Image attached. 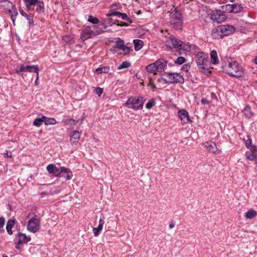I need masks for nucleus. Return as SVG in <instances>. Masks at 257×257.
Wrapping results in <instances>:
<instances>
[{
  "mask_svg": "<svg viewBox=\"0 0 257 257\" xmlns=\"http://www.w3.org/2000/svg\"><path fill=\"white\" fill-rule=\"evenodd\" d=\"M227 7H229L228 11L230 12H233L234 13H238L242 10V7L241 5L238 4L228 5Z\"/></svg>",
  "mask_w": 257,
  "mask_h": 257,
  "instance_id": "19",
  "label": "nucleus"
},
{
  "mask_svg": "<svg viewBox=\"0 0 257 257\" xmlns=\"http://www.w3.org/2000/svg\"><path fill=\"white\" fill-rule=\"evenodd\" d=\"M110 70V67L108 66L99 67L96 69V72L98 73H108Z\"/></svg>",
  "mask_w": 257,
  "mask_h": 257,
  "instance_id": "32",
  "label": "nucleus"
},
{
  "mask_svg": "<svg viewBox=\"0 0 257 257\" xmlns=\"http://www.w3.org/2000/svg\"><path fill=\"white\" fill-rule=\"evenodd\" d=\"M4 155L5 156V157H9V158L12 157V156L11 155H9L8 151H7L6 153H4Z\"/></svg>",
  "mask_w": 257,
  "mask_h": 257,
  "instance_id": "50",
  "label": "nucleus"
},
{
  "mask_svg": "<svg viewBox=\"0 0 257 257\" xmlns=\"http://www.w3.org/2000/svg\"><path fill=\"white\" fill-rule=\"evenodd\" d=\"M104 223V220L100 218L99 220L98 226L97 227H94L93 228V231L94 236H97V235H99L100 231H101L103 228Z\"/></svg>",
  "mask_w": 257,
  "mask_h": 257,
  "instance_id": "22",
  "label": "nucleus"
},
{
  "mask_svg": "<svg viewBox=\"0 0 257 257\" xmlns=\"http://www.w3.org/2000/svg\"><path fill=\"white\" fill-rule=\"evenodd\" d=\"M251 141L250 140H247L246 143H245V145H246V146L247 147V148H249V147L251 146Z\"/></svg>",
  "mask_w": 257,
  "mask_h": 257,
  "instance_id": "48",
  "label": "nucleus"
},
{
  "mask_svg": "<svg viewBox=\"0 0 257 257\" xmlns=\"http://www.w3.org/2000/svg\"><path fill=\"white\" fill-rule=\"evenodd\" d=\"M250 151V152L246 153L245 156L247 159L252 161L256 158L257 155L256 153V152H257V148L253 147Z\"/></svg>",
  "mask_w": 257,
  "mask_h": 257,
  "instance_id": "20",
  "label": "nucleus"
},
{
  "mask_svg": "<svg viewBox=\"0 0 257 257\" xmlns=\"http://www.w3.org/2000/svg\"><path fill=\"white\" fill-rule=\"evenodd\" d=\"M8 11L11 14V17H13L14 19H15V17H16L18 14L16 7L14 5L13 8L10 9Z\"/></svg>",
  "mask_w": 257,
  "mask_h": 257,
  "instance_id": "35",
  "label": "nucleus"
},
{
  "mask_svg": "<svg viewBox=\"0 0 257 257\" xmlns=\"http://www.w3.org/2000/svg\"><path fill=\"white\" fill-rule=\"evenodd\" d=\"M117 25L120 26H127V25L125 23H124L122 22H121L120 23H118Z\"/></svg>",
  "mask_w": 257,
  "mask_h": 257,
  "instance_id": "49",
  "label": "nucleus"
},
{
  "mask_svg": "<svg viewBox=\"0 0 257 257\" xmlns=\"http://www.w3.org/2000/svg\"><path fill=\"white\" fill-rule=\"evenodd\" d=\"M167 46L170 48H175L179 49H186L185 46H183V43L180 40L170 36L166 40Z\"/></svg>",
  "mask_w": 257,
  "mask_h": 257,
  "instance_id": "8",
  "label": "nucleus"
},
{
  "mask_svg": "<svg viewBox=\"0 0 257 257\" xmlns=\"http://www.w3.org/2000/svg\"><path fill=\"white\" fill-rule=\"evenodd\" d=\"M121 13L120 12H113L111 14H109V15H107V16H118V17H120V15H121Z\"/></svg>",
  "mask_w": 257,
  "mask_h": 257,
  "instance_id": "44",
  "label": "nucleus"
},
{
  "mask_svg": "<svg viewBox=\"0 0 257 257\" xmlns=\"http://www.w3.org/2000/svg\"><path fill=\"white\" fill-rule=\"evenodd\" d=\"M195 61L201 72L206 75L211 73V69L213 68L211 66L207 54L203 52H198L196 55Z\"/></svg>",
  "mask_w": 257,
  "mask_h": 257,
  "instance_id": "2",
  "label": "nucleus"
},
{
  "mask_svg": "<svg viewBox=\"0 0 257 257\" xmlns=\"http://www.w3.org/2000/svg\"><path fill=\"white\" fill-rule=\"evenodd\" d=\"M205 148L210 152L212 153L219 154L220 153L219 150H218L216 147V145L214 142H205L204 144Z\"/></svg>",
  "mask_w": 257,
  "mask_h": 257,
  "instance_id": "12",
  "label": "nucleus"
},
{
  "mask_svg": "<svg viewBox=\"0 0 257 257\" xmlns=\"http://www.w3.org/2000/svg\"><path fill=\"white\" fill-rule=\"evenodd\" d=\"M201 102L204 104H208L210 101L206 99L203 98L201 99Z\"/></svg>",
  "mask_w": 257,
  "mask_h": 257,
  "instance_id": "47",
  "label": "nucleus"
},
{
  "mask_svg": "<svg viewBox=\"0 0 257 257\" xmlns=\"http://www.w3.org/2000/svg\"><path fill=\"white\" fill-rule=\"evenodd\" d=\"M31 240V237L27 236L25 234L20 233L18 234V245L23 243H27Z\"/></svg>",
  "mask_w": 257,
  "mask_h": 257,
  "instance_id": "18",
  "label": "nucleus"
},
{
  "mask_svg": "<svg viewBox=\"0 0 257 257\" xmlns=\"http://www.w3.org/2000/svg\"><path fill=\"white\" fill-rule=\"evenodd\" d=\"M146 69L149 73H154V74L159 72L157 66L155 65V62L148 65L146 67Z\"/></svg>",
  "mask_w": 257,
  "mask_h": 257,
  "instance_id": "25",
  "label": "nucleus"
},
{
  "mask_svg": "<svg viewBox=\"0 0 257 257\" xmlns=\"http://www.w3.org/2000/svg\"><path fill=\"white\" fill-rule=\"evenodd\" d=\"M210 18L214 22L218 24L224 22L226 19L225 14L220 11H212L210 14Z\"/></svg>",
  "mask_w": 257,
  "mask_h": 257,
  "instance_id": "10",
  "label": "nucleus"
},
{
  "mask_svg": "<svg viewBox=\"0 0 257 257\" xmlns=\"http://www.w3.org/2000/svg\"><path fill=\"white\" fill-rule=\"evenodd\" d=\"M15 221L14 220H10L8 221L6 226V229L8 233L10 235H12L13 234L12 228L14 226Z\"/></svg>",
  "mask_w": 257,
  "mask_h": 257,
  "instance_id": "29",
  "label": "nucleus"
},
{
  "mask_svg": "<svg viewBox=\"0 0 257 257\" xmlns=\"http://www.w3.org/2000/svg\"><path fill=\"white\" fill-rule=\"evenodd\" d=\"M20 14L24 17H26L28 20H30L29 16L23 11L20 10Z\"/></svg>",
  "mask_w": 257,
  "mask_h": 257,
  "instance_id": "43",
  "label": "nucleus"
},
{
  "mask_svg": "<svg viewBox=\"0 0 257 257\" xmlns=\"http://www.w3.org/2000/svg\"><path fill=\"white\" fill-rule=\"evenodd\" d=\"M256 215L257 212L255 210L252 209H250L249 210H248L247 212L245 213V217L247 219H251L254 218L256 216Z\"/></svg>",
  "mask_w": 257,
  "mask_h": 257,
  "instance_id": "28",
  "label": "nucleus"
},
{
  "mask_svg": "<svg viewBox=\"0 0 257 257\" xmlns=\"http://www.w3.org/2000/svg\"><path fill=\"white\" fill-rule=\"evenodd\" d=\"M37 81H38V80L36 79V81H35V83H36V85H38Z\"/></svg>",
  "mask_w": 257,
  "mask_h": 257,
  "instance_id": "57",
  "label": "nucleus"
},
{
  "mask_svg": "<svg viewBox=\"0 0 257 257\" xmlns=\"http://www.w3.org/2000/svg\"><path fill=\"white\" fill-rule=\"evenodd\" d=\"M80 137V133L78 131H75L73 132L71 136V141L72 144H77L79 141Z\"/></svg>",
  "mask_w": 257,
  "mask_h": 257,
  "instance_id": "21",
  "label": "nucleus"
},
{
  "mask_svg": "<svg viewBox=\"0 0 257 257\" xmlns=\"http://www.w3.org/2000/svg\"><path fill=\"white\" fill-rule=\"evenodd\" d=\"M27 229L33 233L40 229V221L35 217H32L29 221L27 227Z\"/></svg>",
  "mask_w": 257,
  "mask_h": 257,
  "instance_id": "11",
  "label": "nucleus"
},
{
  "mask_svg": "<svg viewBox=\"0 0 257 257\" xmlns=\"http://www.w3.org/2000/svg\"><path fill=\"white\" fill-rule=\"evenodd\" d=\"M46 117L42 115L40 118L35 119L33 122V125L36 126H40L46 119Z\"/></svg>",
  "mask_w": 257,
  "mask_h": 257,
  "instance_id": "30",
  "label": "nucleus"
},
{
  "mask_svg": "<svg viewBox=\"0 0 257 257\" xmlns=\"http://www.w3.org/2000/svg\"><path fill=\"white\" fill-rule=\"evenodd\" d=\"M131 66V63L128 61L123 62L118 67V70H121L125 68H127Z\"/></svg>",
  "mask_w": 257,
  "mask_h": 257,
  "instance_id": "34",
  "label": "nucleus"
},
{
  "mask_svg": "<svg viewBox=\"0 0 257 257\" xmlns=\"http://www.w3.org/2000/svg\"><path fill=\"white\" fill-rule=\"evenodd\" d=\"M12 21H13V24L14 25H15V21H16V17H15V19H14L13 17H12Z\"/></svg>",
  "mask_w": 257,
  "mask_h": 257,
  "instance_id": "54",
  "label": "nucleus"
},
{
  "mask_svg": "<svg viewBox=\"0 0 257 257\" xmlns=\"http://www.w3.org/2000/svg\"><path fill=\"white\" fill-rule=\"evenodd\" d=\"M18 245H19L17 244V246H16V248H18V249L19 248Z\"/></svg>",
  "mask_w": 257,
  "mask_h": 257,
  "instance_id": "58",
  "label": "nucleus"
},
{
  "mask_svg": "<svg viewBox=\"0 0 257 257\" xmlns=\"http://www.w3.org/2000/svg\"><path fill=\"white\" fill-rule=\"evenodd\" d=\"M67 123L68 124H70L71 125H74L75 124V120L73 119H68L67 120Z\"/></svg>",
  "mask_w": 257,
  "mask_h": 257,
  "instance_id": "46",
  "label": "nucleus"
},
{
  "mask_svg": "<svg viewBox=\"0 0 257 257\" xmlns=\"http://www.w3.org/2000/svg\"><path fill=\"white\" fill-rule=\"evenodd\" d=\"M174 226H175V224L173 223H171L169 224V228H172L174 227Z\"/></svg>",
  "mask_w": 257,
  "mask_h": 257,
  "instance_id": "53",
  "label": "nucleus"
},
{
  "mask_svg": "<svg viewBox=\"0 0 257 257\" xmlns=\"http://www.w3.org/2000/svg\"><path fill=\"white\" fill-rule=\"evenodd\" d=\"M211 61L212 64L215 65L219 62V59L217 56V52L213 50L210 52Z\"/></svg>",
  "mask_w": 257,
  "mask_h": 257,
  "instance_id": "24",
  "label": "nucleus"
},
{
  "mask_svg": "<svg viewBox=\"0 0 257 257\" xmlns=\"http://www.w3.org/2000/svg\"><path fill=\"white\" fill-rule=\"evenodd\" d=\"M46 168L50 174H53L56 176H59L61 173V168H57L54 164H51L48 165Z\"/></svg>",
  "mask_w": 257,
  "mask_h": 257,
  "instance_id": "16",
  "label": "nucleus"
},
{
  "mask_svg": "<svg viewBox=\"0 0 257 257\" xmlns=\"http://www.w3.org/2000/svg\"><path fill=\"white\" fill-rule=\"evenodd\" d=\"M135 49L136 51H139L142 49L144 45V42L143 41L139 39H135L133 41Z\"/></svg>",
  "mask_w": 257,
  "mask_h": 257,
  "instance_id": "27",
  "label": "nucleus"
},
{
  "mask_svg": "<svg viewBox=\"0 0 257 257\" xmlns=\"http://www.w3.org/2000/svg\"><path fill=\"white\" fill-rule=\"evenodd\" d=\"M145 102L143 97H131L125 103V106L134 109H142Z\"/></svg>",
  "mask_w": 257,
  "mask_h": 257,
  "instance_id": "6",
  "label": "nucleus"
},
{
  "mask_svg": "<svg viewBox=\"0 0 257 257\" xmlns=\"http://www.w3.org/2000/svg\"><path fill=\"white\" fill-rule=\"evenodd\" d=\"M155 62L159 72L164 71L167 68V62L163 59H159Z\"/></svg>",
  "mask_w": 257,
  "mask_h": 257,
  "instance_id": "15",
  "label": "nucleus"
},
{
  "mask_svg": "<svg viewBox=\"0 0 257 257\" xmlns=\"http://www.w3.org/2000/svg\"><path fill=\"white\" fill-rule=\"evenodd\" d=\"M72 38L69 36H64L63 37V40L66 43H68L71 40Z\"/></svg>",
  "mask_w": 257,
  "mask_h": 257,
  "instance_id": "42",
  "label": "nucleus"
},
{
  "mask_svg": "<svg viewBox=\"0 0 257 257\" xmlns=\"http://www.w3.org/2000/svg\"><path fill=\"white\" fill-rule=\"evenodd\" d=\"M87 21L93 24H97L99 22L98 18L94 17L91 15L89 16Z\"/></svg>",
  "mask_w": 257,
  "mask_h": 257,
  "instance_id": "36",
  "label": "nucleus"
},
{
  "mask_svg": "<svg viewBox=\"0 0 257 257\" xmlns=\"http://www.w3.org/2000/svg\"><path fill=\"white\" fill-rule=\"evenodd\" d=\"M155 105V102L154 99H150L146 105V107L148 109H151Z\"/></svg>",
  "mask_w": 257,
  "mask_h": 257,
  "instance_id": "38",
  "label": "nucleus"
},
{
  "mask_svg": "<svg viewBox=\"0 0 257 257\" xmlns=\"http://www.w3.org/2000/svg\"><path fill=\"white\" fill-rule=\"evenodd\" d=\"M61 173L59 177H63L66 178V179L69 180L71 179L72 177V173L68 169L65 168L64 167H61Z\"/></svg>",
  "mask_w": 257,
  "mask_h": 257,
  "instance_id": "17",
  "label": "nucleus"
},
{
  "mask_svg": "<svg viewBox=\"0 0 257 257\" xmlns=\"http://www.w3.org/2000/svg\"><path fill=\"white\" fill-rule=\"evenodd\" d=\"M171 25L176 29L181 28L183 24V18L181 13L174 6L169 11Z\"/></svg>",
  "mask_w": 257,
  "mask_h": 257,
  "instance_id": "3",
  "label": "nucleus"
},
{
  "mask_svg": "<svg viewBox=\"0 0 257 257\" xmlns=\"http://www.w3.org/2000/svg\"><path fill=\"white\" fill-rule=\"evenodd\" d=\"M185 61V58L183 57H178L177 60L175 61V63L181 65L184 63Z\"/></svg>",
  "mask_w": 257,
  "mask_h": 257,
  "instance_id": "40",
  "label": "nucleus"
},
{
  "mask_svg": "<svg viewBox=\"0 0 257 257\" xmlns=\"http://www.w3.org/2000/svg\"><path fill=\"white\" fill-rule=\"evenodd\" d=\"M36 11L38 13H44V3L43 2L40 1L38 4Z\"/></svg>",
  "mask_w": 257,
  "mask_h": 257,
  "instance_id": "31",
  "label": "nucleus"
},
{
  "mask_svg": "<svg viewBox=\"0 0 257 257\" xmlns=\"http://www.w3.org/2000/svg\"><path fill=\"white\" fill-rule=\"evenodd\" d=\"M119 17H120L122 20H130V19L125 14L121 13Z\"/></svg>",
  "mask_w": 257,
  "mask_h": 257,
  "instance_id": "45",
  "label": "nucleus"
},
{
  "mask_svg": "<svg viewBox=\"0 0 257 257\" xmlns=\"http://www.w3.org/2000/svg\"><path fill=\"white\" fill-rule=\"evenodd\" d=\"M254 62L256 64H257V56L254 59Z\"/></svg>",
  "mask_w": 257,
  "mask_h": 257,
  "instance_id": "56",
  "label": "nucleus"
},
{
  "mask_svg": "<svg viewBox=\"0 0 257 257\" xmlns=\"http://www.w3.org/2000/svg\"><path fill=\"white\" fill-rule=\"evenodd\" d=\"M165 76L167 77L165 81L168 83H180L184 82L183 76L177 73H166Z\"/></svg>",
  "mask_w": 257,
  "mask_h": 257,
  "instance_id": "9",
  "label": "nucleus"
},
{
  "mask_svg": "<svg viewBox=\"0 0 257 257\" xmlns=\"http://www.w3.org/2000/svg\"><path fill=\"white\" fill-rule=\"evenodd\" d=\"M243 113H244V115L247 118L251 117L253 115V113L251 111L250 107L248 106H246L244 109Z\"/></svg>",
  "mask_w": 257,
  "mask_h": 257,
  "instance_id": "33",
  "label": "nucleus"
},
{
  "mask_svg": "<svg viewBox=\"0 0 257 257\" xmlns=\"http://www.w3.org/2000/svg\"><path fill=\"white\" fill-rule=\"evenodd\" d=\"M26 7L31 9L32 7L38 5L39 3L40 0H24Z\"/></svg>",
  "mask_w": 257,
  "mask_h": 257,
  "instance_id": "23",
  "label": "nucleus"
},
{
  "mask_svg": "<svg viewBox=\"0 0 257 257\" xmlns=\"http://www.w3.org/2000/svg\"><path fill=\"white\" fill-rule=\"evenodd\" d=\"M178 116L183 124H186L190 121L188 112L185 109L180 110L178 111Z\"/></svg>",
  "mask_w": 257,
  "mask_h": 257,
  "instance_id": "14",
  "label": "nucleus"
},
{
  "mask_svg": "<svg viewBox=\"0 0 257 257\" xmlns=\"http://www.w3.org/2000/svg\"><path fill=\"white\" fill-rule=\"evenodd\" d=\"M4 257H8L7 256H4Z\"/></svg>",
  "mask_w": 257,
  "mask_h": 257,
  "instance_id": "60",
  "label": "nucleus"
},
{
  "mask_svg": "<svg viewBox=\"0 0 257 257\" xmlns=\"http://www.w3.org/2000/svg\"><path fill=\"white\" fill-rule=\"evenodd\" d=\"M221 67L224 72L235 77H240L244 74L243 69L235 61L227 60L222 63Z\"/></svg>",
  "mask_w": 257,
  "mask_h": 257,
  "instance_id": "1",
  "label": "nucleus"
},
{
  "mask_svg": "<svg viewBox=\"0 0 257 257\" xmlns=\"http://www.w3.org/2000/svg\"><path fill=\"white\" fill-rule=\"evenodd\" d=\"M0 6L3 7L5 10L8 11L10 9L13 8V4L9 1H3L1 2Z\"/></svg>",
  "mask_w": 257,
  "mask_h": 257,
  "instance_id": "26",
  "label": "nucleus"
},
{
  "mask_svg": "<svg viewBox=\"0 0 257 257\" xmlns=\"http://www.w3.org/2000/svg\"><path fill=\"white\" fill-rule=\"evenodd\" d=\"M231 2H233L234 0H230Z\"/></svg>",
  "mask_w": 257,
  "mask_h": 257,
  "instance_id": "59",
  "label": "nucleus"
},
{
  "mask_svg": "<svg viewBox=\"0 0 257 257\" xmlns=\"http://www.w3.org/2000/svg\"><path fill=\"white\" fill-rule=\"evenodd\" d=\"M104 32V30H102L99 27H87L82 30L80 39L82 41H84L89 38L95 37V36L99 35Z\"/></svg>",
  "mask_w": 257,
  "mask_h": 257,
  "instance_id": "5",
  "label": "nucleus"
},
{
  "mask_svg": "<svg viewBox=\"0 0 257 257\" xmlns=\"http://www.w3.org/2000/svg\"><path fill=\"white\" fill-rule=\"evenodd\" d=\"M235 31V28L230 25H224L218 26L212 31V36L213 38H222L232 34Z\"/></svg>",
  "mask_w": 257,
  "mask_h": 257,
  "instance_id": "4",
  "label": "nucleus"
},
{
  "mask_svg": "<svg viewBox=\"0 0 257 257\" xmlns=\"http://www.w3.org/2000/svg\"><path fill=\"white\" fill-rule=\"evenodd\" d=\"M149 85L152 86L153 88H155L156 87L154 83H153L151 81H150Z\"/></svg>",
  "mask_w": 257,
  "mask_h": 257,
  "instance_id": "52",
  "label": "nucleus"
},
{
  "mask_svg": "<svg viewBox=\"0 0 257 257\" xmlns=\"http://www.w3.org/2000/svg\"><path fill=\"white\" fill-rule=\"evenodd\" d=\"M16 73L24 77V74L22 72H35L37 73V80L39 78V69L36 65H21L19 69L15 70Z\"/></svg>",
  "mask_w": 257,
  "mask_h": 257,
  "instance_id": "7",
  "label": "nucleus"
},
{
  "mask_svg": "<svg viewBox=\"0 0 257 257\" xmlns=\"http://www.w3.org/2000/svg\"><path fill=\"white\" fill-rule=\"evenodd\" d=\"M5 223V219L4 217H0V232L4 231L3 227Z\"/></svg>",
  "mask_w": 257,
  "mask_h": 257,
  "instance_id": "39",
  "label": "nucleus"
},
{
  "mask_svg": "<svg viewBox=\"0 0 257 257\" xmlns=\"http://www.w3.org/2000/svg\"><path fill=\"white\" fill-rule=\"evenodd\" d=\"M95 92L100 96L103 93V89L100 87H97L95 90Z\"/></svg>",
  "mask_w": 257,
  "mask_h": 257,
  "instance_id": "41",
  "label": "nucleus"
},
{
  "mask_svg": "<svg viewBox=\"0 0 257 257\" xmlns=\"http://www.w3.org/2000/svg\"><path fill=\"white\" fill-rule=\"evenodd\" d=\"M190 68V66H188L187 65H184L183 66V69L186 70V71H188V69Z\"/></svg>",
  "mask_w": 257,
  "mask_h": 257,
  "instance_id": "51",
  "label": "nucleus"
},
{
  "mask_svg": "<svg viewBox=\"0 0 257 257\" xmlns=\"http://www.w3.org/2000/svg\"><path fill=\"white\" fill-rule=\"evenodd\" d=\"M44 122L46 125L54 124L56 123V121L54 118L46 117Z\"/></svg>",
  "mask_w": 257,
  "mask_h": 257,
  "instance_id": "37",
  "label": "nucleus"
},
{
  "mask_svg": "<svg viewBox=\"0 0 257 257\" xmlns=\"http://www.w3.org/2000/svg\"><path fill=\"white\" fill-rule=\"evenodd\" d=\"M114 49L117 48L123 51V54L126 55L130 52V48L124 45L123 40L119 39L116 42L115 46L113 47Z\"/></svg>",
  "mask_w": 257,
  "mask_h": 257,
  "instance_id": "13",
  "label": "nucleus"
},
{
  "mask_svg": "<svg viewBox=\"0 0 257 257\" xmlns=\"http://www.w3.org/2000/svg\"><path fill=\"white\" fill-rule=\"evenodd\" d=\"M46 194H47V193H46V192H42V193H41V196H42V197H43V196H44V195H46Z\"/></svg>",
  "mask_w": 257,
  "mask_h": 257,
  "instance_id": "55",
  "label": "nucleus"
}]
</instances>
